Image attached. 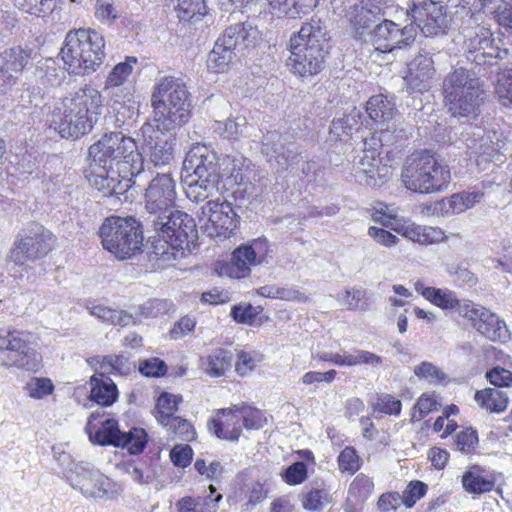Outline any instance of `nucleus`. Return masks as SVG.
<instances>
[{
    "label": "nucleus",
    "mask_w": 512,
    "mask_h": 512,
    "mask_svg": "<svg viewBox=\"0 0 512 512\" xmlns=\"http://www.w3.org/2000/svg\"><path fill=\"white\" fill-rule=\"evenodd\" d=\"M153 124L140 129V152L155 167H165L174 160L175 131L190 118V93L181 78L166 76L156 83L151 96Z\"/></svg>",
    "instance_id": "f257e3e1"
},
{
    "label": "nucleus",
    "mask_w": 512,
    "mask_h": 512,
    "mask_svg": "<svg viewBox=\"0 0 512 512\" xmlns=\"http://www.w3.org/2000/svg\"><path fill=\"white\" fill-rule=\"evenodd\" d=\"M104 109V99L99 90L85 85L64 97L56 107L51 126L66 139H77L90 132Z\"/></svg>",
    "instance_id": "f03ea898"
},
{
    "label": "nucleus",
    "mask_w": 512,
    "mask_h": 512,
    "mask_svg": "<svg viewBox=\"0 0 512 512\" xmlns=\"http://www.w3.org/2000/svg\"><path fill=\"white\" fill-rule=\"evenodd\" d=\"M327 27L320 19L304 22L289 40L290 56L287 65L294 74L310 77L325 67L330 49Z\"/></svg>",
    "instance_id": "7ed1b4c3"
},
{
    "label": "nucleus",
    "mask_w": 512,
    "mask_h": 512,
    "mask_svg": "<svg viewBox=\"0 0 512 512\" xmlns=\"http://www.w3.org/2000/svg\"><path fill=\"white\" fill-rule=\"evenodd\" d=\"M217 154L204 144L194 145L183 162L185 193L193 202H201L217 189L220 177Z\"/></svg>",
    "instance_id": "20e7f679"
},
{
    "label": "nucleus",
    "mask_w": 512,
    "mask_h": 512,
    "mask_svg": "<svg viewBox=\"0 0 512 512\" xmlns=\"http://www.w3.org/2000/svg\"><path fill=\"white\" fill-rule=\"evenodd\" d=\"M104 47L105 40L100 33L80 28L67 33L60 55L69 72L88 75L103 64Z\"/></svg>",
    "instance_id": "39448f33"
},
{
    "label": "nucleus",
    "mask_w": 512,
    "mask_h": 512,
    "mask_svg": "<svg viewBox=\"0 0 512 512\" xmlns=\"http://www.w3.org/2000/svg\"><path fill=\"white\" fill-rule=\"evenodd\" d=\"M450 178L448 165L426 150L407 157L401 172L404 186L408 190L422 194L442 191Z\"/></svg>",
    "instance_id": "423d86ee"
},
{
    "label": "nucleus",
    "mask_w": 512,
    "mask_h": 512,
    "mask_svg": "<svg viewBox=\"0 0 512 512\" xmlns=\"http://www.w3.org/2000/svg\"><path fill=\"white\" fill-rule=\"evenodd\" d=\"M443 93L454 117L474 118L484 99L479 78L471 70L459 67L448 73L443 81Z\"/></svg>",
    "instance_id": "0eeeda50"
},
{
    "label": "nucleus",
    "mask_w": 512,
    "mask_h": 512,
    "mask_svg": "<svg viewBox=\"0 0 512 512\" xmlns=\"http://www.w3.org/2000/svg\"><path fill=\"white\" fill-rule=\"evenodd\" d=\"M89 157L97 165L116 166L136 176L143 171L144 157L138 152V146L131 137L121 132L104 134L96 143L89 147Z\"/></svg>",
    "instance_id": "6e6552de"
},
{
    "label": "nucleus",
    "mask_w": 512,
    "mask_h": 512,
    "mask_svg": "<svg viewBox=\"0 0 512 512\" xmlns=\"http://www.w3.org/2000/svg\"><path fill=\"white\" fill-rule=\"evenodd\" d=\"M53 453L71 486L85 497L107 500L118 495L116 483L89 463L75 462L68 453L56 447L53 448Z\"/></svg>",
    "instance_id": "1a4fd4ad"
},
{
    "label": "nucleus",
    "mask_w": 512,
    "mask_h": 512,
    "mask_svg": "<svg viewBox=\"0 0 512 512\" xmlns=\"http://www.w3.org/2000/svg\"><path fill=\"white\" fill-rule=\"evenodd\" d=\"M103 248L118 259H127L141 250L143 230L134 217L110 216L99 229Z\"/></svg>",
    "instance_id": "9d476101"
},
{
    "label": "nucleus",
    "mask_w": 512,
    "mask_h": 512,
    "mask_svg": "<svg viewBox=\"0 0 512 512\" xmlns=\"http://www.w3.org/2000/svg\"><path fill=\"white\" fill-rule=\"evenodd\" d=\"M100 412H93L86 424L85 430L90 441L99 445H113L126 448L130 454L141 453L147 444V433L143 428H132L128 432H122L118 422L114 419H107L97 428L93 421L101 417Z\"/></svg>",
    "instance_id": "9b49d317"
},
{
    "label": "nucleus",
    "mask_w": 512,
    "mask_h": 512,
    "mask_svg": "<svg viewBox=\"0 0 512 512\" xmlns=\"http://www.w3.org/2000/svg\"><path fill=\"white\" fill-rule=\"evenodd\" d=\"M157 218L146 217L145 222L151 227L158 237L169 243L173 248L183 249V245H189L196 237V224L187 213L172 208L168 213L155 215Z\"/></svg>",
    "instance_id": "f8f14e48"
},
{
    "label": "nucleus",
    "mask_w": 512,
    "mask_h": 512,
    "mask_svg": "<svg viewBox=\"0 0 512 512\" xmlns=\"http://www.w3.org/2000/svg\"><path fill=\"white\" fill-rule=\"evenodd\" d=\"M461 33L466 58L476 65H492L495 60L503 59L508 54L507 49L495 44L492 33L483 26L472 25L469 21L462 27Z\"/></svg>",
    "instance_id": "ddd939ff"
},
{
    "label": "nucleus",
    "mask_w": 512,
    "mask_h": 512,
    "mask_svg": "<svg viewBox=\"0 0 512 512\" xmlns=\"http://www.w3.org/2000/svg\"><path fill=\"white\" fill-rule=\"evenodd\" d=\"M408 15L415 29L419 28L426 37L442 35L448 28L446 7L433 0H411Z\"/></svg>",
    "instance_id": "4468645a"
},
{
    "label": "nucleus",
    "mask_w": 512,
    "mask_h": 512,
    "mask_svg": "<svg viewBox=\"0 0 512 512\" xmlns=\"http://www.w3.org/2000/svg\"><path fill=\"white\" fill-rule=\"evenodd\" d=\"M176 183L170 173H158L152 178L145 192V210L147 217L168 213L175 207Z\"/></svg>",
    "instance_id": "2eb2a0df"
},
{
    "label": "nucleus",
    "mask_w": 512,
    "mask_h": 512,
    "mask_svg": "<svg viewBox=\"0 0 512 512\" xmlns=\"http://www.w3.org/2000/svg\"><path fill=\"white\" fill-rule=\"evenodd\" d=\"M53 245V235L42 226H36L28 234L15 242L10 259L16 265H25L46 255Z\"/></svg>",
    "instance_id": "dca6fc26"
},
{
    "label": "nucleus",
    "mask_w": 512,
    "mask_h": 512,
    "mask_svg": "<svg viewBox=\"0 0 512 512\" xmlns=\"http://www.w3.org/2000/svg\"><path fill=\"white\" fill-rule=\"evenodd\" d=\"M416 36L413 25L400 28L391 20H383L372 30V44L375 53H391L411 44Z\"/></svg>",
    "instance_id": "f3484780"
},
{
    "label": "nucleus",
    "mask_w": 512,
    "mask_h": 512,
    "mask_svg": "<svg viewBox=\"0 0 512 512\" xmlns=\"http://www.w3.org/2000/svg\"><path fill=\"white\" fill-rule=\"evenodd\" d=\"M460 316L471 321L473 327L491 341H506L509 337L505 322L481 305L471 303L462 306Z\"/></svg>",
    "instance_id": "a211bd4d"
},
{
    "label": "nucleus",
    "mask_w": 512,
    "mask_h": 512,
    "mask_svg": "<svg viewBox=\"0 0 512 512\" xmlns=\"http://www.w3.org/2000/svg\"><path fill=\"white\" fill-rule=\"evenodd\" d=\"M33 50L20 46L0 53V94H7L32 60Z\"/></svg>",
    "instance_id": "6ab92c4d"
},
{
    "label": "nucleus",
    "mask_w": 512,
    "mask_h": 512,
    "mask_svg": "<svg viewBox=\"0 0 512 512\" xmlns=\"http://www.w3.org/2000/svg\"><path fill=\"white\" fill-rule=\"evenodd\" d=\"M202 214L207 216L204 229L210 237H226L236 227V214L231 203L226 200L208 201L202 207Z\"/></svg>",
    "instance_id": "aec40b11"
},
{
    "label": "nucleus",
    "mask_w": 512,
    "mask_h": 512,
    "mask_svg": "<svg viewBox=\"0 0 512 512\" xmlns=\"http://www.w3.org/2000/svg\"><path fill=\"white\" fill-rule=\"evenodd\" d=\"M262 153L278 170H286L295 164L299 152L294 143H286L278 131H268L262 138Z\"/></svg>",
    "instance_id": "412c9836"
},
{
    "label": "nucleus",
    "mask_w": 512,
    "mask_h": 512,
    "mask_svg": "<svg viewBox=\"0 0 512 512\" xmlns=\"http://www.w3.org/2000/svg\"><path fill=\"white\" fill-rule=\"evenodd\" d=\"M91 170L87 176L91 186L101 191L104 196L121 195L130 187V178L121 176L123 169L91 162Z\"/></svg>",
    "instance_id": "4be33fe9"
},
{
    "label": "nucleus",
    "mask_w": 512,
    "mask_h": 512,
    "mask_svg": "<svg viewBox=\"0 0 512 512\" xmlns=\"http://www.w3.org/2000/svg\"><path fill=\"white\" fill-rule=\"evenodd\" d=\"M381 160L375 150H364L359 161L354 165V176L361 185L376 187L389 177V168L380 166Z\"/></svg>",
    "instance_id": "5701e85b"
},
{
    "label": "nucleus",
    "mask_w": 512,
    "mask_h": 512,
    "mask_svg": "<svg viewBox=\"0 0 512 512\" xmlns=\"http://www.w3.org/2000/svg\"><path fill=\"white\" fill-rule=\"evenodd\" d=\"M435 73L432 56L428 53H419L408 64V72L405 76L407 88L413 92L427 91L432 85Z\"/></svg>",
    "instance_id": "b1692460"
},
{
    "label": "nucleus",
    "mask_w": 512,
    "mask_h": 512,
    "mask_svg": "<svg viewBox=\"0 0 512 512\" xmlns=\"http://www.w3.org/2000/svg\"><path fill=\"white\" fill-rule=\"evenodd\" d=\"M366 112L380 131L381 141L386 138L388 132L396 130L395 105L386 96L380 94L370 97L366 104Z\"/></svg>",
    "instance_id": "393cba45"
},
{
    "label": "nucleus",
    "mask_w": 512,
    "mask_h": 512,
    "mask_svg": "<svg viewBox=\"0 0 512 512\" xmlns=\"http://www.w3.org/2000/svg\"><path fill=\"white\" fill-rule=\"evenodd\" d=\"M103 91L116 112L117 126L121 127L125 123V118H131L134 115L132 95L127 87L118 84L105 83Z\"/></svg>",
    "instance_id": "a878e982"
},
{
    "label": "nucleus",
    "mask_w": 512,
    "mask_h": 512,
    "mask_svg": "<svg viewBox=\"0 0 512 512\" xmlns=\"http://www.w3.org/2000/svg\"><path fill=\"white\" fill-rule=\"evenodd\" d=\"M415 290L421 294L426 300L436 305L443 310L456 309L460 314L462 306L471 304V301H461L457 298L456 293L449 289H441L435 287H428L421 281H416L414 284Z\"/></svg>",
    "instance_id": "bb28decb"
},
{
    "label": "nucleus",
    "mask_w": 512,
    "mask_h": 512,
    "mask_svg": "<svg viewBox=\"0 0 512 512\" xmlns=\"http://www.w3.org/2000/svg\"><path fill=\"white\" fill-rule=\"evenodd\" d=\"M225 43L232 46L236 52L254 47L259 40V31L249 22L237 23L228 27L223 36Z\"/></svg>",
    "instance_id": "cd10ccee"
},
{
    "label": "nucleus",
    "mask_w": 512,
    "mask_h": 512,
    "mask_svg": "<svg viewBox=\"0 0 512 512\" xmlns=\"http://www.w3.org/2000/svg\"><path fill=\"white\" fill-rule=\"evenodd\" d=\"M232 407L224 408L218 411V414H222L226 417L224 422L218 419H212L208 426L218 438L237 441L242 433V426L240 424L241 415L238 412L231 411Z\"/></svg>",
    "instance_id": "c85d7f7f"
},
{
    "label": "nucleus",
    "mask_w": 512,
    "mask_h": 512,
    "mask_svg": "<svg viewBox=\"0 0 512 512\" xmlns=\"http://www.w3.org/2000/svg\"><path fill=\"white\" fill-rule=\"evenodd\" d=\"M372 480L364 475H357L350 484L346 510L349 512H361L362 505L373 491Z\"/></svg>",
    "instance_id": "c756f323"
},
{
    "label": "nucleus",
    "mask_w": 512,
    "mask_h": 512,
    "mask_svg": "<svg viewBox=\"0 0 512 512\" xmlns=\"http://www.w3.org/2000/svg\"><path fill=\"white\" fill-rule=\"evenodd\" d=\"M270 8L279 15L291 19L301 18L310 13L319 0H267Z\"/></svg>",
    "instance_id": "7c9ffc66"
},
{
    "label": "nucleus",
    "mask_w": 512,
    "mask_h": 512,
    "mask_svg": "<svg viewBox=\"0 0 512 512\" xmlns=\"http://www.w3.org/2000/svg\"><path fill=\"white\" fill-rule=\"evenodd\" d=\"M91 393L90 398L94 402L102 406L112 405L117 397L118 390L115 383L108 377L94 375L90 379Z\"/></svg>",
    "instance_id": "2f4dec72"
},
{
    "label": "nucleus",
    "mask_w": 512,
    "mask_h": 512,
    "mask_svg": "<svg viewBox=\"0 0 512 512\" xmlns=\"http://www.w3.org/2000/svg\"><path fill=\"white\" fill-rule=\"evenodd\" d=\"M378 11H374L367 6H361L357 3L350 5L345 12V17L348 19L354 30L359 36H362L367 29L374 25L379 15Z\"/></svg>",
    "instance_id": "473e14b6"
},
{
    "label": "nucleus",
    "mask_w": 512,
    "mask_h": 512,
    "mask_svg": "<svg viewBox=\"0 0 512 512\" xmlns=\"http://www.w3.org/2000/svg\"><path fill=\"white\" fill-rule=\"evenodd\" d=\"M225 42L223 37L219 38L212 51L208 54L207 67L215 73L224 72L237 53L232 46Z\"/></svg>",
    "instance_id": "72a5a7b5"
},
{
    "label": "nucleus",
    "mask_w": 512,
    "mask_h": 512,
    "mask_svg": "<svg viewBox=\"0 0 512 512\" xmlns=\"http://www.w3.org/2000/svg\"><path fill=\"white\" fill-rule=\"evenodd\" d=\"M474 399L481 408L495 413L505 411L509 403L507 393L496 387L477 391Z\"/></svg>",
    "instance_id": "f704fd0d"
},
{
    "label": "nucleus",
    "mask_w": 512,
    "mask_h": 512,
    "mask_svg": "<svg viewBox=\"0 0 512 512\" xmlns=\"http://www.w3.org/2000/svg\"><path fill=\"white\" fill-rule=\"evenodd\" d=\"M233 361V354L229 350L216 349L209 354L202 362V368L212 377L223 376L230 370Z\"/></svg>",
    "instance_id": "c9c22d12"
},
{
    "label": "nucleus",
    "mask_w": 512,
    "mask_h": 512,
    "mask_svg": "<svg viewBox=\"0 0 512 512\" xmlns=\"http://www.w3.org/2000/svg\"><path fill=\"white\" fill-rule=\"evenodd\" d=\"M86 308L92 316L111 325L125 327L130 323H134L133 315L124 310H116L95 303L88 304Z\"/></svg>",
    "instance_id": "e433bc0d"
},
{
    "label": "nucleus",
    "mask_w": 512,
    "mask_h": 512,
    "mask_svg": "<svg viewBox=\"0 0 512 512\" xmlns=\"http://www.w3.org/2000/svg\"><path fill=\"white\" fill-rule=\"evenodd\" d=\"M482 472L483 470L480 466L474 465L463 474L462 485L466 492L483 494L490 492L494 488V480L484 477Z\"/></svg>",
    "instance_id": "4c0bfd02"
},
{
    "label": "nucleus",
    "mask_w": 512,
    "mask_h": 512,
    "mask_svg": "<svg viewBox=\"0 0 512 512\" xmlns=\"http://www.w3.org/2000/svg\"><path fill=\"white\" fill-rule=\"evenodd\" d=\"M403 235L413 242L425 245L442 242L446 239L444 232L440 228L416 224L407 225Z\"/></svg>",
    "instance_id": "58836bf2"
},
{
    "label": "nucleus",
    "mask_w": 512,
    "mask_h": 512,
    "mask_svg": "<svg viewBox=\"0 0 512 512\" xmlns=\"http://www.w3.org/2000/svg\"><path fill=\"white\" fill-rule=\"evenodd\" d=\"M271 248L266 238H258L251 242L250 245L238 248V254L248 256L250 263L259 265L268 263L271 258Z\"/></svg>",
    "instance_id": "ea45409f"
},
{
    "label": "nucleus",
    "mask_w": 512,
    "mask_h": 512,
    "mask_svg": "<svg viewBox=\"0 0 512 512\" xmlns=\"http://www.w3.org/2000/svg\"><path fill=\"white\" fill-rule=\"evenodd\" d=\"M250 263L248 256L238 254V248L233 252L229 262L224 263L220 268V274L230 278L241 279L250 274Z\"/></svg>",
    "instance_id": "a19ab883"
},
{
    "label": "nucleus",
    "mask_w": 512,
    "mask_h": 512,
    "mask_svg": "<svg viewBox=\"0 0 512 512\" xmlns=\"http://www.w3.org/2000/svg\"><path fill=\"white\" fill-rule=\"evenodd\" d=\"M361 113L355 107L342 118L332 122L330 133L342 140L344 136H350L359 127Z\"/></svg>",
    "instance_id": "79ce46f5"
},
{
    "label": "nucleus",
    "mask_w": 512,
    "mask_h": 512,
    "mask_svg": "<svg viewBox=\"0 0 512 512\" xmlns=\"http://www.w3.org/2000/svg\"><path fill=\"white\" fill-rule=\"evenodd\" d=\"M123 469L138 484H149L156 477L155 468L148 461L128 462Z\"/></svg>",
    "instance_id": "37998d69"
},
{
    "label": "nucleus",
    "mask_w": 512,
    "mask_h": 512,
    "mask_svg": "<svg viewBox=\"0 0 512 512\" xmlns=\"http://www.w3.org/2000/svg\"><path fill=\"white\" fill-rule=\"evenodd\" d=\"M135 364L130 362L126 357L122 355H109L102 359L100 369L102 373L118 374L121 376H127L131 372L135 371Z\"/></svg>",
    "instance_id": "c03bdc74"
},
{
    "label": "nucleus",
    "mask_w": 512,
    "mask_h": 512,
    "mask_svg": "<svg viewBox=\"0 0 512 512\" xmlns=\"http://www.w3.org/2000/svg\"><path fill=\"white\" fill-rule=\"evenodd\" d=\"M231 411L238 412L241 415L243 427L248 430H258L263 427L266 418L262 412L246 403L232 406Z\"/></svg>",
    "instance_id": "a18cd8bd"
},
{
    "label": "nucleus",
    "mask_w": 512,
    "mask_h": 512,
    "mask_svg": "<svg viewBox=\"0 0 512 512\" xmlns=\"http://www.w3.org/2000/svg\"><path fill=\"white\" fill-rule=\"evenodd\" d=\"M9 365L27 371H37L41 366V356L32 348H26L8 356Z\"/></svg>",
    "instance_id": "49530a36"
},
{
    "label": "nucleus",
    "mask_w": 512,
    "mask_h": 512,
    "mask_svg": "<svg viewBox=\"0 0 512 512\" xmlns=\"http://www.w3.org/2000/svg\"><path fill=\"white\" fill-rule=\"evenodd\" d=\"M179 398L176 395L164 392L162 393L156 404V419L162 425L168 423L169 419L175 416L177 411Z\"/></svg>",
    "instance_id": "de8ad7c7"
},
{
    "label": "nucleus",
    "mask_w": 512,
    "mask_h": 512,
    "mask_svg": "<svg viewBox=\"0 0 512 512\" xmlns=\"http://www.w3.org/2000/svg\"><path fill=\"white\" fill-rule=\"evenodd\" d=\"M14 3L16 7L26 13L45 17L55 9L57 0H14Z\"/></svg>",
    "instance_id": "09e8293b"
},
{
    "label": "nucleus",
    "mask_w": 512,
    "mask_h": 512,
    "mask_svg": "<svg viewBox=\"0 0 512 512\" xmlns=\"http://www.w3.org/2000/svg\"><path fill=\"white\" fill-rule=\"evenodd\" d=\"M177 14L182 21L198 19L206 14L204 0H177Z\"/></svg>",
    "instance_id": "8fccbe9b"
},
{
    "label": "nucleus",
    "mask_w": 512,
    "mask_h": 512,
    "mask_svg": "<svg viewBox=\"0 0 512 512\" xmlns=\"http://www.w3.org/2000/svg\"><path fill=\"white\" fill-rule=\"evenodd\" d=\"M344 366L368 365L376 367L382 364V358L370 351L354 349L352 352L344 351Z\"/></svg>",
    "instance_id": "3c124183"
},
{
    "label": "nucleus",
    "mask_w": 512,
    "mask_h": 512,
    "mask_svg": "<svg viewBox=\"0 0 512 512\" xmlns=\"http://www.w3.org/2000/svg\"><path fill=\"white\" fill-rule=\"evenodd\" d=\"M495 92L503 106H512V68L499 74Z\"/></svg>",
    "instance_id": "603ef678"
},
{
    "label": "nucleus",
    "mask_w": 512,
    "mask_h": 512,
    "mask_svg": "<svg viewBox=\"0 0 512 512\" xmlns=\"http://www.w3.org/2000/svg\"><path fill=\"white\" fill-rule=\"evenodd\" d=\"M137 63L135 57H127L124 62H120L114 66L108 74L105 83L124 85L129 75L132 73L133 64Z\"/></svg>",
    "instance_id": "864d4df0"
},
{
    "label": "nucleus",
    "mask_w": 512,
    "mask_h": 512,
    "mask_svg": "<svg viewBox=\"0 0 512 512\" xmlns=\"http://www.w3.org/2000/svg\"><path fill=\"white\" fill-rule=\"evenodd\" d=\"M245 123L244 117H237L235 119L229 118L225 122L216 121L214 131L228 139L237 138L242 132Z\"/></svg>",
    "instance_id": "5fc2aeb1"
},
{
    "label": "nucleus",
    "mask_w": 512,
    "mask_h": 512,
    "mask_svg": "<svg viewBox=\"0 0 512 512\" xmlns=\"http://www.w3.org/2000/svg\"><path fill=\"white\" fill-rule=\"evenodd\" d=\"M94 16L103 24H111L119 17V10L112 0H96Z\"/></svg>",
    "instance_id": "6e6d98bb"
},
{
    "label": "nucleus",
    "mask_w": 512,
    "mask_h": 512,
    "mask_svg": "<svg viewBox=\"0 0 512 512\" xmlns=\"http://www.w3.org/2000/svg\"><path fill=\"white\" fill-rule=\"evenodd\" d=\"M169 432H172L184 440H191L194 437V429L190 422L179 416H173L168 423L162 424Z\"/></svg>",
    "instance_id": "4d7b16f0"
},
{
    "label": "nucleus",
    "mask_w": 512,
    "mask_h": 512,
    "mask_svg": "<svg viewBox=\"0 0 512 512\" xmlns=\"http://www.w3.org/2000/svg\"><path fill=\"white\" fill-rule=\"evenodd\" d=\"M32 335L30 332L9 328L7 350L11 354H16L26 348H29Z\"/></svg>",
    "instance_id": "13d9d810"
},
{
    "label": "nucleus",
    "mask_w": 512,
    "mask_h": 512,
    "mask_svg": "<svg viewBox=\"0 0 512 512\" xmlns=\"http://www.w3.org/2000/svg\"><path fill=\"white\" fill-rule=\"evenodd\" d=\"M478 444V435L472 428H466L455 436L457 450L463 453H471Z\"/></svg>",
    "instance_id": "bf43d9fd"
},
{
    "label": "nucleus",
    "mask_w": 512,
    "mask_h": 512,
    "mask_svg": "<svg viewBox=\"0 0 512 512\" xmlns=\"http://www.w3.org/2000/svg\"><path fill=\"white\" fill-rule=\"evenodd\" d=\"M339 469L350 475L354 474L359 468V457L352 447H346L338 456Z\"/></svg>",
    "instance_id": "052dcab7"
},
{
    "label": "nucleus",
    "mask_w": 512,
    "mask_h": 512,
    "mask_svg": "<svg viewBox=\"0 0 512 512\" xmlns=\"http://www.w3.org/2000/svg\"><path fill=\"white\" fill-rule=\"evenodd\" d=\"M53 384L48 378H34L26 385L30 397L40 399L53 391Z\"/></svg>",
    "instance_id": "680f3d73"
},
{
    "label": "nucleus",
    "mask_w": 512,
    "mask_h": 512,
    "mask_svg": "<svg viewBox=\"0 0 512 512\" xmlns=\"http://www.w3.org/2000/svg\"><path fill=\"white\" fill-rule=\"evenodd\" d=\"M167 366L159 358H150L140 361L139 372L147 377H159L165 375Z\"/></svg>",
    "instance_id": "e2e57ef3"
},
{
    "label": "nucleus",
    "mask_w": 512,
    "mask_h": 512,
    "mask_svg": "<svg viewBox=\"0 0 512 512\" xmlns=\"http://www.w3.org/2000/svg\"><path fill=\"white\" fill-rule=\"evenodd\" d=\"M417 377L428 380L429 382H440L445 378V374L431 362L423 361L414 368Z\"/></svg>",
    "instance_id": "0e129e2a"
},
{
    "label": "nucleus",
    "mask_w": 512,
    "mask_h": 512,
    "mask_svg": "<svg viewBox=\"0 0 512 512\" xmlns=\"http://www.w3.org/2000/svg\"><path fill=\"white\" fill-rule=\"evenodd\" d=\"M427 491V485L421 481H412L403 492V503L412 507Z\"/></svg>",
    "instance_id": "69168bd1"
},
{
    "label": "nucleus",
    "mask_w": 512,
    "mask_h": 512,
    "mask_svg": "<svg viewBox=\"0 0 512 512\" xmlns=\"http://www.w3.org/2000/svg\"><path fill=\"white\" fill-rule=\"evenodd\" d=\"M438 409V403L437 401L427 395L423 394L416 402L414 406V413L412 415V419L420 421L423 419L426 415H428L430 412L435 411Z\"/></svg>",
    "instance_id": "338daca9"
},
{
    "label": "nucleus",
    "mask_w": 512,
    "mask_h": 512,
    "mask_svg": "<svg viewBox=\"0 0 512 512\" xmlns=\"http://www.w3.org/2000/svg\"><path fill=\"white\" fill-rule=\"evenodd\" d=\"M283 478L290 485L301 484L307 478L306 464L301 461L293 463L285 470Z\"/></svg>",
    "instance_id": "774afa93"
}]
</instances>
